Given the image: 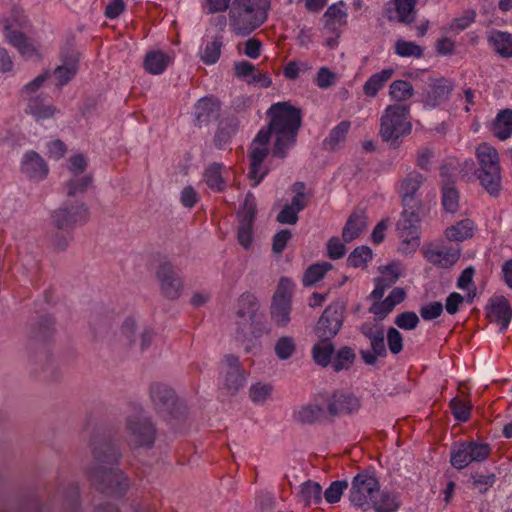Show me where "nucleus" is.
Masks as SVG:
<instances>
[{
	"label": "nucleus",
	"instance_id": "f257e3e1",
	"mask_svg": "<svg viewBox=\"0 0 512 512\" xmlns=\"http://www.w3.org/2000/svg\"><path fill=\"white\" fill-rule=\"evenodd\" d=\"M270 128L274 129L272 156L284 159L294 146L302 124V111L290 102H277L267 110Z\"/></svg>",
	"mask_w": 512,
	"mask_h": 512
},
{
	"label": "nucleus",
	"instance_id": "f03ea898",
	"mask_svg": "<svg viewBox=\"0 0 512 512\" xmlns=\"http://www.w3.org/2000/svg\"><path fill=\"white\" fill-rule=\"evenodd\" d=\"M270 0H232L229 24L238 36H247L267 19Z\"/></svg>",
	"mask_w": 512,
	"mask_h": 512
},
{
	"label": "nucleus",
	"instance_id": "7ed1b4c3",
	"mask_svg": "<svg viewBox=\"0 0 512 512\" xmlns=\"http://www.w3.org/2000/svg\"><path fill=\"white\" fill-rule=\"evenodd\" d=\"M479 168L475 174L480 185L492 197H498L502 189L499 153L493 146L481 143L476 149Z\"/></svg>",
	"mask_w": 512,
	"mask_h": 512
},
{
	"label": "nucleus",
	"instance_id": "20e7f679",
	"mask_svg": "<svg viewBox=\"0 0 512 512\" xmlns=\"http://www.w3.org/2000/svg\"><path fill=\"white\" fill-rule=\"evenodd\" d=\"M410 110L406 105H389L380 119L379 135L390 147L397 149L402 144L404 137L412 131L409 121Z\"/></svg>",
	"mask_w": 512,
	"mask_h": 512
},
{
	"label": "nucleus",
	"instance_id": "39448f33",
	"mask_svg": "<svg viewBox=\"0 0 512 512\" xmlns=\"http://www.w3.org/2000/svg\"><path fill=\"white\" fill-rule=\"evenodd\" d=\"M89 481L101 493L109 496H122L129 488L128 477L118 468L92 466L86 472Z\"/></svg>",
	"mask_w": 512,
	"mask_h": 512
},
{
	"label": "nucleus",
	"instance_id": "423d86ee",
	"mask_svg": "<svg viewBox=\"0 0 512 512\" xmlns=\"http://www.w3.org/2000/svg\"><path fill=\"white\" fill-rule=\"evenodd\" d=\"M491 453V447L487 443L477 441H461L451 448L450 463L457 470L464 469L472 462H482Z\"/></svg>",
	"mask_w": 512,
	"mask_h": 512
},
{
	"label": "nucleus",
	"instance_id": "0eeeda50",
	"mask_svg": "<svg viewBox=\"0 0 512 512\" xmlns=\"http://www.w3.org/2000/svg\"><path fill=\"white\" fill-rule=\"evenodd\" d=\"M346 306L335 301L329 304L321 314L314 332L319 339L332 340L341 330L344 322Z\"/></svg>",
	"mask_w": 512,
	"mask_h": 512
},
{
	"label": "nucleus",
	"instance_id": "6e6552de",
	"mask_svg": "<svg viewBox=\"0 0 512 512\" xmlns=\"http://www.w3.org/2000/svg\"><path fill=\"white\" fill-rule=\"evenodd\" d=\"M150 398L157 413L163 416L179 418L184 413V406L179 402L174 390L166 384L152 383L150 385Z\"/></svg>",
	"mask_w": 512,
	"mask_h": 512
},
{
	"label": "nucleus",
	"instance_id": "1a4fd4ad",
	"mask_svg": "<svg viewBox=\"0 0 512 512\" xmlns=\"http://www.w3.org/2000/svg\"><path fill=\"white\" fill-rule=\"evenodd\" d=\"M379 481L376 476L367 471L359 472L352 481L349 501L356 507H364L369 505L371 499L379 494Z\"/></svg>",
	"mask_w": 512,
	"mask_h": 512
},
{
	"label": "nucleus",
	"instance_id": "9d476101",
	"mask_svg": "<svg viewBox=\"0 0 512 512\" xmlns=\"http://www.w3.org/2000/svg\"><path fill=\"white\" fill-rule=\"evenodd\" d=\"M319 399L326 404L330 421L341 415H350L360 408V401L356 396L340 390H335L331 394L320 393L315 400L318 401Z\"/></svg>",
	"mask_w": 512,
	"mask_h": 512
},
{
	"label": "nucleus",
	"instance_id": "9b49d317",
	"mask_svg": "<svg viewBox=\"0 0 512 512\" xmlns=\"http://www.w3.org/2000/svg\"><path fill=\"white\" fill-rule=\"evenodd\" d=\"M126 429L129 433L128 443L132 448L151 449L154 446L157 430L150 418H128Z\"/></svg>",
	"mask_w": 512,
	"mask_h": 512
},
{
	"label": "nucleus",
	"instance_id": "f8f14e48",
	"mask_svg": "<svg viewBox=\"0 0 512 512\" xmlns=\"http://www.w3.org/2000/svg\"><path fill=\"white\" fill-rule=\"evenodd\" d=\"M89 210L85 203L64 204L51 215L52 224L58 230L68 231L77 225L85 224L89 219Z\"/></svg>",
	"mask_w": 512,
	"mask_h": 512
},
{
	"label": "nucleus",
	"instance_id": "ddd939ff",
	"mask_svg": "<svg viewBox=\"0 0 512 512\" xmlns=\"http://www.w3.org/2000/svg\"><path fill=\"white\" fill-rule=\"evenodd\" d=\"M421 215L402 214L396 224L399 238L402 239L401 250L404 253H412L420 246Z\"/></svg>",
	"mask_w": 512,
	"mask_h": 512
},
{
	"label": "nucleus",
	"instance_id": "4468645a",
	"mask_svg": "<svg viewBox=\"0 0 512 512\" xmlns=\"http://www.w3.org/2000/svg\"><path fill=\"white\" fill-rule=\"evenodd\" d=\"M92 454L95 461L93 466H116L122 457L116 443L106 436H94L91 439Z\"/></svg>",
	"mask_w": 512,
	"mask_h": 512
},
{
	"label": "nucleus",
	"instance_id": "2eb2a0df",
	"mask_svg": "<svg viewBox=\"0 0 512 512\" xmlns=\"http://www.w3.org/2000/svg\"><path fill=\"white\" fill-rule=\"evenodd\" d=\"M156 277L160 282L162 295L169 300H176L180 297L183 282L177 269L170 263H161L156 271Z\"/></svg>",
	"mask_w": 512,
	"mask_h": 512
},
{
	"label": "nucleus",
	"instance_id": "dca6fc26",
	"mask_svg": "<svg viewBox=\"0 0 512 512\" xmlns=\"http://www.w3.org/2000/svg\"><path fill=\"white\" fill-rule=\"evenodd\" d=\"M62 64L57 66L53 75L57 79L56 86L61 88L67 85L77 74L79 66V53L73 49L61 52Z\"/></svg>",
	"mask_w": 512,
	"mask_h": 512
},
{
	"label": "nucleus",
	"instance_id": "f3484780",
	"mask_svg": "<svg viewBox=\"0 0 512 512\" xmlns=\"http://www.w3.org/2000/svg\"><path fill=\"white\" fill-rule=\"evenodd\" d=\"M21 171L30 179L40 181L46 178L49 172L46 161L35 151L25 153L21 162Z\"/></svg>",
	"mask_w": 512,
	"mask_h": 512
},
{
	"label": "nucleus",
	"instance_id": "a211bd4d",
	"mask_svg": "<svg viewBox=\"0 0 512 512\" xmlns=\"http://www.w3.org/2000/svg\"><path fill=\"white\" fill-rule=\"evenodd\" d=\"M219 114L220 102L212 96L203 97L194 105V121L198 127L207 125L212 120L217 119Z\"/></svg>",
	"mask_w": 512,
	"mask_h": 512
},
{
	"label": "nucleus",
	"instance_id": "6ab92c4d",
	"mask_svg": "<svg viewBox=\"0 0 512 512\" xmlns=\"http://www.w3.org/2000/svg\"><path fill=\"white\" fill-rule=\"evenodd\" d=\"M4 35L7 41L14 46L18 52L26 59L36 57L41 59L37 48L28 40L21 31L14 30L11 24L4 26Z\"/></svg>",
	"mask_w": 512,
	"mask_h": 512
},
{
	"label": "nucleus",
	"instance_id": "aec40b11",
	"mask_svg": "<svg viewBox=\"0 0 512 512\" xmlns=\"http://www.w3.org/2000/svg\"><path fill=\"white\" fill-rule=\"evenodd\" d=\"M486 310L487 318L500 324L502 330L508 328L512 318V309L504 296L492 299Z\"/></svg>",
	"mask_w": 512,
	"mask_h": 512
},
{
	"label": "nucleus",
	"instance_id": "412c9836",
	"mask_svg": "<svg viewBox=\"0 0 512 512\" xmlns=\"http://www.w3.org/2000/svg\"><path fill=\"white\" fill-rule=\"evenodd\" d=\"M417 0H394V8L386 7V17L389 21L397 20L407 25L415 21Z\"/></svg>",
	"mask_w": 512,
	"mask_h": 512
},
{
	"label": "nucleus",
	"instance_id": "4be33fe9",
	"mask_svg": "<svg viewBox=\"0 0 512 512\" xmlns=\"http://www.w3.org/2000/svg\"><path fill=\"white\" fill-rule=\"evenodd\" d=\"M268 154L269 149L267 147L251 145V149L248 154L250 159L249 178L255 181L253 184L254 187L260 184L263 178L268 174L269 170L267 168L261 171L263 161Z\"/></svg>",
	"mask_w": 512,
	"mask_h": 512
},
{
	"label": "nucleus",
	"instance_id": "5701e85b",
	"mask_svg": "<svg viewBox=\"0 0 512 512\" xmlns=\"http://www.w3.org/2000/svg\"><path fill=\"white\" fill-rule=\"evenodd\" d=\"M406 293L403 288H394L383 300H375L370 306L369 312L376 315L379 320H383L394 309V307L405 299Z\"/></svg>",
	"mask_w": 512,
	"mask_h": 512
},
{
	"label": "nucleus",
	"instance_id": "b1692460",
	"mask_svg": "<svg viewBox=\"0 0 512 512\" xmlns=\"http://www.w3.org/2000/svg\"><path fill=\"white\" fill-rule=\"evenodd\" d=\"M293 418L298 423L308 425L330 421L327 414V409L325 410L318 403L302 406L297 412L294 413Z\"/></svg>",
	"mask_w": 512,
	"mask_h": 512
},
{
	"label": "nucleus",
	"instance_id": "393cba45",
	"mask_svg": "<svg viewBox=\"0 0 512 512\" xmlns=\"http://www.w3.org/2000/svg\"><path fill=\"white\" fill-rule=\"evenodd\" d=\"M25 112L39 121L53 118L56 113H59V109L48 103L46 97L38 95L29 99Z\"/></svg>",
	"mask_w": 512,
	"mask_h": 512
},
{
	"label": "nucleus",
	"instance_id": "a878e982",
	"mask_svg": "<svg viewBox=\"0 0 512 512\" xmlns=\"http://www.w3.org/2000/svg\"><path fill=\"white\" fill-rule=\"evenodd\" d=\"M366 228V217L361 210H354L342 230L344 243H350L358 238Z\"/></svg>",
	"mask_w": 512,
	"mask_h": 512
},
{
	"label": "nucleus",
	"instance_id": "bb28decb",
	"mask_svg": "<svg viewBox=\"0 0 512 512\" xmlns=\"http://www.w3.org/2000/svg\"><path fill=\"white\" fill-rule=\"evenodd\" d=\"M249 333H246L242 323L237 321L236 337L242 341L252 342L253 339L261 338L268 333L265 323L257 316L250 318Z\"/></svg>",
	"mask_w": 512,
	"mask_h": 512
},
{
	"label": "nucleus",
	"instance_id": "cd10ccee",
	"mask_svg": "<svg viewBox=\"0 0 512 512\" xmlns=\"http://www.w3.org/2000/svg\"><path fill=\"white\" fill-rule=\"evenodd\" d=\"M169 56L160 50L149 51L144 58V68L150 74H161L168 67Z\"/></svg>",
	"mask_w": 512,
	"mask_h": 512
},
{
	"label": "nucleus",
	"instance_id": "c85d7f7f",
	"mask_svg": "<svg viewBox=\"0 0 512 512\" xmlns=\"http://www.w3.org/2000/svg\"><path fill=\"white\" fill-rule=\"evenodd\" d=\"M256 214V198L253 193L248 192L243 204L236 213L239 225L254 226Z\"/></svg>",
	"mask_w": 512,
	"mask_h": 512
},
{
	"label": "nucleus",
	"instance_id": "c756f323",
	"mask_svg": "<svg viewBox=\"0 0 512 512\" xmlns=\"http://www.w3.org/2000/svg\"><path fill=\"white\" fill-rule=\"evenodd\" d=\"M492 131L500 140H506L512 134V109L501 110L496 116Z\"/></svg>",
	"mask_w": 512,
	"mask_h": 512
},
{
	"label": "nucleus",
	"instance_id": "7c9ffc66",
	"mask_svg": "<svg viewBox=\"0 0 512 512\" xmlns=\"http://www.w3.org/2000/svg\"><path fill=\"white\" fill-rule=\"evenodd\" d=\"M335 346L331 340L319 339V342L312 348L313 360L316 364L322 367L331 365Z\"/></svg>",
	"mask_w": 512,
	"mask_h": 512
},
{
	"label": "nucleus",
	"instance_id": "2f4dec72",
	"mask_svg": "<svg viewBox=\"0 0 512 512\" xmlns=\"http://www.w3.org/2000/svg\"><path fill=\"white\" fill-rule=\"evenodd\" d=\"M344 5L343 1H339L329 6L324 13V18L326 19L324 26L333 33L336 32L337 26H343L347 23V13L340 8V6Z\"/></svg>",
	"mask_w": 512,
	"mask_h": 512
},
{
	"label": "nucleus",
	"instance_id": "473e14b6",
	"mask_svg": "<svg viewBox=\"0 0 512 512\" xmlns=\"http://www.w3.org/2000/svg\"><path fill=\"white\" fill-rule=\"evenodd\" d=\"M356 360V353L350 346H342L334 352L331 367L334 372L349 370Z\"/></svg>",
	"mask_w": 512,
	"mask_h": 512
},
{
	"label": "nucleus",
	"instance_id": "72a5a7b5",
	"mask_svg": "<svg viewBox=\"0 0 512 512\" xmlns=\"http://www.w3.org/2000/svg\"><path fill=\"white\" fill-rule=\"evenodd\" d=\"M394 72V69L389 68L383 69L381 72L373 74L363 86L364 94L368 97H375L384 87L386 82L391 79Z\"/></svg>",
	"mask_w": 512,
	"mask_h": 512
},
{
	"label": "nucleus",
	"instance_id": "f704fd0d",
	"mask_svg": "<svg viewBox=\"0 0 512 512\" xmlns=\"http://www.w3.org/2000/svg\"><path fill=\"white\" fill-rule=\"evenodd\" d=\"M451 91L452 85H450L446 79L441 78L431 85L426 95V103L435 107L446 100Z\"/></svg>",
	"mask_w": 512,
	"mask_h": 512
},
{
	"label": "nucleus",
	"instance_id": "c9c22d12",
	"mask_svg": "<svg viewBox=\"0 0 512 512\" xmlns=\"http://www.w3.org/2000/svg\"><path fill=\"white\" fill-rule=\"evenodd\" d=\"M237 131L238 121L236 119H226L221 121L214 136L215 146L222 149L231 141Z\"/></svg>",
	"mask_w": 512,
	"mask_h": 512
},
{
	"label": "nucleus",
	"instance_id": "e433bc0d",
	"mask_svg": "<svg viewBox=\"0 0 512 512\" xmlns=\"http://www.w3.org/2000/svg\"><path fill=\"white\" fill-rule=\"evenodd\" d=\"M259 303L257 297L251 292H244L237 301L236 316L244 319L246 316L253 318L257 316Z\"/></svg>",
	"mask_w": 512,
	"mask_h": 512
},
{
	"label": "nucleus",
	"instance_id": "4c0bfd02",
	"mask_svg": "<svg viewBox=\"0 0 512 512\" xmlns=\"http://www.w3.org/2000/svg\"><path fill=\"white\" fill-rule=\"evenodd\" d=\"M474 222L471 219H463L455 225L448 227L445 235L450 241H464L473 236Z\"/></svg>",
	"mask_w": 512,
	"mask_h": 512
},
{
	"label": "nucleus",
	"instance_id": "58836bf2",
	"mask_svg": "<svg viewBox=\"0 0 512 512\" xmlns=\"http://www.w3.org/2000/svg\"><path fill=\"white\" fill-rule=\"evenodd\" d=\"M222 169V164L212 163L204 171V181L213 191L223 192L226 189V183L222 177Z\"/></svg>",
	"mask_w": 512,
	"mask_h": 512
},
{
	"label": "nucleus",
	"instance_id": "ea45409f",
	"mask_svg": "<svg viewBox=\"0 0 512 512\" xmlns=\"http://www.w3.org/2000/svg\"><path fill=\"white\" fill-rule=\"evenodd\" d=\"M63 506V512H78L80 508L79 487L76 483H70L59 492Z\"/></svg>",
	"mask_w": 512,
	"mask_h": 512
},
{
	"label": "nucleus",
	"instance_id": "a19ab883",
	"mask_svg": "<svg viewBox=\"0 0 512 512\" xmlns=\"http://www.w3.org/2000/svg\"><path fill=\"white\" fill-rule=\"evenodd\" d=\"M489 42L502 57H512V34L503 31H494Z\"/></svg>",
	"mask_w": 512,
	"mask_h": 512
},
{
	"label": "nucleus",
	"instance_id": "79ce46f5",
	"mask_svg": "<svg viewBox=\"0 0 512 512\" xmlns=\"http://www.w3.org/2000/svg\"><path fill=\"white\" fill-rule=\"evenodd\" d=\"M291 302L272 300L270 314L272 320L279 327H286L290 322Z\"/></svg>",
	"mask_w": 512,
	"mask_h": 512
},
{
	"label": "nucleus",
	"instance_id": "37998d69",
	"mask_svg": "<svg viewBox=\"0 0 512 512\" xmlns=\"http://www.w3.org/2000/svg\"><path fill=\"white\" fill-rule=\"evenodd\" d=\"M425 178L424 176L417 172L411 171L409 172L405 178L402 179L399 186V195L400 196H417V192L422 186Z\"/></svg>",
	"mask_w": 512,
	"mask_h": 512
},
{
	"label": "nucleus",
	"instance_id": "c03bdc74",
	"mask_svg": "<svg viewBox=\"0 0 512 512\" xmlns=\"http://www.w3.org/2000/svg\"><path fill=\"white\" fill-rule=\"evenodd\" d=\"M322 487L318 482L308 480L302 484L299 496L305 506L320 504L322 502Z\"/></svg>",
	"mask_w": 512,
	"mask_h": 512
},
{
	"label": "nucleus",
	"instance_id": "a18cd8bd",
	"mask_svg": "<svg viewBox=\"0 0 512 512\" xmlns=\"http://www.w3.org/2000/svg\"><path fill=\"white\" fill-rule=\"evenodd\" d=\"M350 126V121L345 120L340 122L330 131L329 136L323 141L324 148L331 151L336 150L339 144L345 141Z\"/></svg>",
	"mask_w": 512,
	"mask_h": 512
},
{
	"label": "nucleus",
	"instance_id": "49530a36",
	"mask_svg": "<svg viewBox=\"0 0 512 512\" xmlns=\"http://www.w3.org/2000/svg\"><path fill=\"white\" fill-rule=\"evenodd\" d=\"M386 271L392 272V277H378L375 279V288L370 294V298L381 300L385 291L390 288L399 278V273L393 265L385 266Z\"/></svg>",
	"mask_w": 512,
	"mask_h": 512
},
{
	"label": "nucleus",
	"instance_id": "de8ad7c7",
	"mask_svg": "<svg viewBox=\"0 0 512 512\" xmlns=\"http://www.w3.org/2000/svg\"><path fill=\"white\" fill-rule=\"evenodd\" d=\"M93 179L91 175H84L68 180L64 184V189L68 197H76L86 193L88 188L92 185Z\"/></svg>",
	"mask_w": 512,
	"mask_h": 512
},
{
	"label": "nucleus",
	"instance_id": "09e8293b",
	"mask_svg": "<svg viewBox=\"0 0 512 512\" xmlns=\"http://www.w3.org/2000/svg\"><path fill=\"white\" fill-rule=\"evenodd\" d=\"M222 47L223 37H214L212 41L206 44L204 51L200 56L201 61L207 65L215 64L220 58Z\"/></svg>",
	"mask_w": 512,
	"mask_h": 512
},
{
	"label": "nucleus",
	"instance_id": "8fccbe9b",
	"mask_svg": "<svg viewBox=\"0 0 512 512\" xmlns=\"http://www.w3.org/2000/svg\"><path fill=\"white\" fill-rule=\"evenodd\" d=\"M379 498L371 499L370 503L376 512H395L399 508L396 497L389 492H379Z\"/></svg>",
	"mask_w": 512,
	"mask_h": 512
},
{
	"label": "nucleus",
	"instance_id": "3c124183",
	"mask_svg": "<svg viewBox=\"0 0 512 512\" xmlns=\"http://www.w3.org/2000/svg\"><path fill=\"white\" fill-rule=\"evenodd\" d=\"M331 268L332 264L329 262H323L321 264L317 263L309 266L304 273V286H311L320 281Z\"/></svg>",
	"mask_w": 512,
	"mask_h": 512
},
{
	"label": "nucleus",
	"instance_id": "603ef678",
	"mask_svg": "<svg viewBox=\"0 0 512 512\" xmlns=\"http://www.w3.org/2000/svg\"><path fill=\"white\" fill-rule=\"evenodd\" d=\"M389 94L392 99L401 102L410 99L414 94V89L409 81L395 80L390 85Z\"/></svg>",
	"mask_w": 512,
	"mask_h": 512
},
{
	"label": "nucleus",
	"instance_id": "864d4df0",
	"mask_svg": "<svg viewBox=\"0 0 512 512\" xmlns=\"http://www.w3.org/2000/svg\"><path fill=\"white\" fill-rule=\"evenodd\" d=\"M372 250L368 246L356 247L347 258V266L358 268L366 267L367 263L372 259Z\"/></svg>",
	"mask_w": 512,
	"mask_h": 512
},
{
	"label": "nucleus",
	"instance_id": "5fc2aeb1",
	"mask_svg": "<svg viewBox=\"0 0 512 512\" xmlns=\"http://www.w3.org/2000/svg\"><path fill=\"white\" fill-rule=\"evenodd\" d=\"M451 413L459 422H467L471 416L472 405L470 401L454 397L449 403Z\"/></svg>",
	"mask_w": 512,
	"mask_h": 512
},
{
	"label": "nucleus",
	"instance_id": "6e6d98bb",
	"mask_svg": "<svg viewBox=\"0 0 512 512\" xmlns=\"http://www.w3.org/2000/svg\"><path fill=\"white\" fill-rule=\"evenodd\" d=\"M442 205L445 211L450 213L457 212L459 208V192L455 185L450 186L449 183L442 187Z\"/></svg>",
	"mask_w": 512,
	"mask_h": 512
},
{
	"label": "nucleus",
	"instance_id": "4d7b16f0",
	"mask_svg": "<svg viewBox=\"0 0 512 512\" xmlns=\"http://www.w3.org/2000/svg\"><path fill=\"white\" fill-rule=\"evenodd\" d=\"M395 53L401 57H423V48L410 41L399 39L395 43Z\"/></svg>",
	"mask_w": 512,
	"mask_h": 512
},
{
	"label": "nucleus",
	"instance_id": "13d9d810",
	"mask_svg": "<svg viewBox=\"0 0 512 512\" xmlns=\"http://www.w3.org/2000/svg\"><path fill=\"white\" fill-rule=\"evenodd\" d=\"M274 350L279 359H289L296 351L295 341L290 336H283L276 342Z\"/></svg>",
	"mask_w": 512,
	"mask_h": 512
},
{
	"label": "nucleus",
	"instance_id": "bf43d9fd",
	"mask_svg": "<svg viewBox=\"0 0 512 512\" xmlns=\"http://www.w3.org/2000/svg\"><path fill=\"white\" fill-rule=\"evenodd\" d=\"M348 488V482L346 480L333 481L330 486L324 491L323 495L325 500L334 504L340 501L344 490Z\"/></svg>",
	"mask_w": 512,
	"mask_h": 512
},
{
	"label": "nucleus",
	"instance_id": "052dcab7",
	"mask_svg": "<svg viewBox=\"0 0 512 512\" xmlns=\"http://www.w3.org/2000/svg\"><path fill=\"white\" fill-rule=\"evenodd\" d=\"M55 321L51 316H42L33 332V338L37 340H46L54 332Z\"/></svg>",
	"mask_w": 512,
	"mask_h": 512
},
{
	"label": "nucleus",
	"instance_id": "680f3d73",
	"mask_svg": "<svg viewBox=\"0 0 512 512\" xmlns=\"http://www.w3.org/2000/svg\"><path fill=\"white\" fill-rule=\"evenodd\" d=\"M419 317L413 311H405L397 315L394 323L400 328L404 330H413L419 324Z\"/></svg>",
	"mask_w": 512,
	"mask_h": 512
},
{
	"label": "nucleus",
	"instance_id": "e2e57ef3",
	"mask_svg": "<svg viewBox=\"0 0 512 512\" xmlns=\"http://www.w3.org/2000/svg\"><path fill=\"white\" fill-rule=\"evenodd\" d=\"M401 197V203H402V214L408 215V214H417L420 215V213L423 210V203L422 200L418 196H400Z\"/></svg>",
	"mask_w": 512,
	"mask_h": 512
},
{
	"label": "nucleus",
	"instance_id": "0e129e2a",
	"mask_svg": "<svg viewBox=\"0 0 512 512\" xmlns=\"http://www.w3.org/2000/svg\"><path fill=\"white\" fill-rule=\"evenodd\" d=\"M370 341L371 350H373L379 357L387 356V349L385 345L384 329L382 326L375 331V335L368 339Z\"/></svg>",
	"mask_w": 512,
	"mask_h": 512
},
{
	"label": "nucleus",
	"instance_id": "69168bd1",
	"mask_svg": "<svg viewBox=\"0 0 512 512\" xmlns=\"http://www.w3.org/2000/svg\"><path fill=\"white\" fill-rule=\"evenodd\" d=\"M337 76L327 67H321L315 79L316 85L321 89H327L335 84Z\"/></svg>",
	"mask_w": 512,
	"mask_h": 512
},
{
	"label": "nucleus",
	"instance_id": "338daca9",
	"mask_svg": "<svg viewBox=\"0 0 512 512\" xmlns=\"http://www.w3.org/2000/svg\"><path fill=\"white\" fill-rule=\"evenodd\" d=\"M419 313L420 316L426 321L434 320L443 313V305L439 301L430 302L424 306H421Z\"/></svg>",
	"mask_w": 512,
	"mask_h": 512
},
{
	"label": "nucleus",
	"instance_id": "774afa93",
	"mask_svg": "<svg viewBox=\"0 0 512 512\" xmlns=\"http://www.w3.org/2000/svg\"><path fill=\"white\" fill-rule=\"evenodd\" d=\"M387 343L392 354H399L403 350L402 334L393 327L387 330Z\"/></svg>",
	"mask_w": 512,
	"mask_h": 512
}]
</instances>
